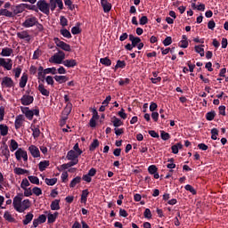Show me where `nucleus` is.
Listing matches in <instances>:
<instances>
[{
	"mask_svg": "<svg viewBox=\"0 0 228 228\" xmlns=\"http://www.w3.org/2000/svg\"><path fill=\"white\" fill-rule=\"evenodd\" d=\"M20 110L25 115L26 118L28 120H33V117H40V110L39 109H34L29 110V107H20Z\"/></svg>",
	"mask_w": 228,
	"mask_h": 228,
	"instance_id": "f257e3e1",
	"label": "nucleus"
},
{
	"mask_svg": "<svg viewBox=\"0 0 228 228\" xmlns=\"http://www.w3.org/2000/svg\"><path fill=\"white\" fill-rule=\"evenodd\" d=\"M65 60V53L61 50H59L57 53H54L50 59V63H55L56 65H61Z\"/></svg>",
	"mask_w": 228,
	"mask_h": 228,
	"instance_id": "f03ea898",
	"label": "nucleus"
},
{
	"mask_svg": "<svg viewBox=\"0 0 228 228\" xmlns=\"http://www.w3.org/2000/svg\"><path fill=\"white\" fill-rule=\"evenodd\" d=\"M37 6L38 10L42 12V13H45V15H49L51 9L49 7V4L45 0H39L37 3Z\"/></svg>",
	"mask_w": 228,
	"mask_h": 228,
	"instance_id": "7ed1b4c3",
	"label": "nucleus"
},
{
	"mask_svg": "<svg viewBox=\"0 0 228 228\" xmlns=\"http://www.w3.org/2000/svg\"><path fill=\"white\" fill-rule=\"evenodd\" d=\"M53 42L57 47L62 49V51H66L67 53H70L72 49L70 48V45L60 40L58 37L53 38Z\"/></svg>",
	"mask_w": 228,
	"mask_h": 228,
	"instance_id": "20e7f679",
	"label": "nucleus"
},
{
	"mask_svg": "<svg viewBox=\"0 0 228 228\" xmlns=\"http://www.w3.org/2000/svg\"><path fill=\"white\" fill-rule=\"evenodd\" d=\"M28 8V4H20L17 5H12L11 7V10L12 12V17H16V15H19V13H22L24 10Z\"/></svg>",
	"mask_w": 228,
	"mask_h": 228,
	"instance_id": "39448f33",
	"label": "nucleus"
},
{
	"mask_svg": "<svg viewBox=\"0 0 228 228\" xmlns=\"http://www.w3.org/2000/svg\"><path fill=\"white\" fill-rule=\"evenodd\" d=\"M22 197H23V194L22 193H20L18 194L17 196H15L13 198V200H12V205H13V208L16 211H18V213H20V207L22 205Z\"/></svg>",
	"mask_w": 228,
	"mask_h": 228,
	"instance_id": "423d86ee",
	"label": "nucleus"
},
{
	"mask_svg": "<svg viewBox=\"0 0 228 228\" xmlns=\"http://www.w3.org/2000/svg\"><path fill=\"white\" fill-rule=\"evenodd\" d=\"M37 20H38V18L35 16H28L25 21L22 23V26L23 28H33V26L37 24Z\"/></svg>",
	"mask_w": 228,
	"mask_h": 228,
	"instance_id": "0eeeda50",
	"label": "nucleus"
},
{
	"mask_svg": "<svg viewBox=\"0 0 228 228\" xmlns=\"http://www.w3.org/2000/svg\"><path fill=\"white\" fill-rule=\"evenodd\" d=\"M15 158L18 161H20L23 159V161H28V151L22 150V148H19L15 151Z\"/></svg>",
	"mask_w": 228,
	"mask_h": 228,
	"instance_id": "6e6552de",
	"label": "nucleus"
},
{
	"mask_svg": "<svg viewBox=\"0 0 228 228\" xmlns=\"http://www.w3.org/2000/svg\"><path fill=\"white\" fill-rule=\"evenodd\" d=\"M49 8L52 12L56 10V6H58L59 10H63V1L62 0H50Z\"/></svg>",
	"mask_w": 228,
	"mask_h": 228,
	"instance_id": "1a4fd4ad",
	"label": "nucleus"
},
{
	"mask_svg": "<svg viewBox=\"0 0 228 228\" xmlns=\"http://www.w3.org/2000/svg\"><path fill=\"white\" fill-rule=\"evenodd\" d=\"M66 158L69 161H71L73 163L76 162V165L79 163V159H77L79 158V154L76 153L74 150H70L69 151H68Z\"/></svg>",
	"mask_w": 228,
	"mask_h": 228,
	"instance_id": "9d476101",
	"label": "nucleus"
},
{
	"mask_svg": "<svg viewBox=\"0 0 228 228\" xmlns=\"http://www.w3.org/2000/svg\"><path fill=\"white\" fill-rule=\"evenodd\" d=\"M71 112H72V103L68 102L62 111V115H64V117L62 118L63 124H65L66 120L69 118V115H70Z\"/></svg>",
	"mask_w": 228,
	"mask_h": 228,
	"instance_id": "9b49d317",
	"label": "nucleus"
},
{
	"mask_svg": "<svg viewBox=\"0 0 228 228\" xmlns=\"http://www.w3.org/2000/svg\"><path fill=\"white\" fill-rule=\"evenodd\" d=\"M35 101V98L31 95L24 94L20 98V102L23 106H29V104H33V102Z\"/></svg>",
	"mask_w": 228,
	"mask_h": 228,
	"instance_id": "f8f14e48",
	"label": "nucleus"
},
{
	"mask_svg": "<svg viewBox=\"0 0 228 228\" xmlns=\"http://www.w3.org/2000/svg\"><path fill=\"white\" fill-rule=\"evenodd\" d=\"M2 86H5V88H13L15 86V83H13V79L10 77H4L2 80Z\"/></svg>",
	"mask_w": 228,
	"mask_h": 228,
	"instance_id": "ddd939ff",
	"label": "nucleus"
},
{
	"mask_svg": "<svg viewBox=\"0 0 228 228\" xmlns=\"http://www.w3.org/2000/svg\"><path fill=\"white\" fill-rule=\"evenodd\" d=\"M18 38L20 40H25V42H29L31 40V36L28 30H23L21 32H18L17 34Z\"/></svg>",
	"mask_w": 228,
	"mask_h": 228,
	"instance_id": "4468645a",
	"label": "nucleus"
},
{
	"mask_svg": "<svg viewBox=\"0 0 228 228\" xmlns=\"http://www.w3.org/2000/svg\"><path fill=\"white\" fill-rule=\"evenodd\" d=\"M28 151L34 158H40V150H38V147L35 145H30L28 147Z\"/></svg>",
	"mask_w": 228,
	"mask_h": 228,
	"instance_id": "2eb2a0df",
	"label": "nucleus"
},
{
	"mask_svg": "<svg viewBox=\"0 0 228 228\" xmlns=\"http://www.w3.org/2000/svg\"><path fill=\"white\" fill-rule=\"evenodd\" d=\"M31 207V201L29 200H24L21 201V207H20V213H24L26 209H29Z\"/></svg>",
	"mask_w": 228,
	"mask_h": 228,
	"instance_id": "dca6fc26",
	"label": "nucleus"
},
{
	"mask_svg": "<svg viewBox=\"0 0 228 228\" xmlns=\"http://www.w3.org/2000/svg\"><path fill=\"white\" fill-rule=\"evenodd\" d=\"M102 7L103 8L104 13H109L111 12V4L108 0H101Z\"/></svg>",
	"mask_w": 228,
	"mask_h": 228,
	"instance_id": "f3484780",
	"label": "nucleus"
},
{
	"mask_svg": "<svg viewBox=\"0 0 228 228\" xmlns=\"http://www.w3.org/2000/svg\"><path fill=\"white\" fill-rule=\"evenodd\" d=\"M23 122H24V116L23 115L17 116L14 122L15 129H20L22 127Z\"/></svg>",
	"mask_w": 228,
	"mask_h": 228,
	"instance_id": "a211bd4d",
	"label": "nucleus"
},
{
	"mask_svg": "<svg viewBox=\"0 0 228 228\" xmlns=\"http://www.w3.org/2000/svg\"><path fill=\"white\" fill-rule=\"evenodd\" d=\"M62 65H64V67H68V69H70L76 67L77 65V61H76L74 59L65 60L62 61Z\"/></svg>",
	"mask_w": 228,
	"mask_h": 228,
	"instance_id": "6ab92c4d",
	"label": "nucleus"
},
{
	"mask_svg": "<svg viewBox=\"0 0 228 228\" xmlns=\"http://www.w3.org/2000/svg\"><path fill=\"white\" fill-rule=\"evenodd\" d=\"M2 67L5 69V70H12V67H13V61H12V59H5Z\"/></svg>",
	"mask_w": 228,
	"mask_h": 228,
	"instance_id": "aec40b11",
	"label": "nucleus"
},
{
	"mask_svg": "<svg viewBox=\"0 0 228 228\" xmlns=\"http://www.w3.org/2000/svg\"><path fill=\"white\" fill-rule=\"evenodd\" d=\"M129 40L132 42V46L136 47L142 42V39L138 37H134L133 35H129Z\"/></svg>",
	"mask_w": 228,
	"mask_h": 228,
	"instance_id": "412c9836",
	"label": "nucleus"
},
{
	"mask_svg": "<svg viewBox=\"0 0 228 228\" xmlns=\"http://www.w3.org/2000/svg\"><path fill=\"white\" fill-rule=\"evenodd\" d=\"M37 90L40 92L42 95H45V97H49L51 94L49 90L45 89V86L43 84H40L38 86Z\"/></svg>",
	"mask_w": 228,
	"mask_h": 228,
	"instance_id": "4be33fe9",
	"label": "nucleus"
},
{
	"mask_svg": "<svg viewBox=\"0 0 228 228\" xmlns=\"http://www.w3.org/2000/svg\"><path fill=\"white\" fill-rule=\"evenodd\" d=\"M27 84H28V74L24 73L21 76L19 83L20 88H25Z\"/></svg>",
	"mask_w": 228,
	"mask_h": 228,
	"instance_id": "5701e85b",
	"label": "nucleus"
},
{
	"mask_svg": "<svg viewBox=\"0 0 228 228\" xmlns=\"http://www.w3.org/2000/svg\"><path fill=\"white\" fill-rule=\"evenodd\" d=\"M13 172L16 174V175H24V174H29V170L24 169L22 167H15Z\"/></svg>",
	"mask_w": 228,
	"mask_h": 228,
	"instance_id": "b1692460",
	"label": "nucleus"
},
{
	"mask_svg": "<svg viewBox=\"0 0 228 228\" xmlns=\"http://www.w3.org/2000/svg\"><path fill=\"white\" fill-rule=\"evenodd\" d=\"M58 212H54L53 214H48V224H54L56 222V218H58Z\"/></svg>",
	"mask_w": 228,
	"mask_h": 228,
	"instance_id": "393cba45",
	"label": "nucleus"
},
{
	"mask_svg": "<svg viewBox=\"0 0 228 228\" xmlns=\"http://www.w3.org/2000/svg\"><path fill=\"white\" fill-rule=\"evenodd\" d=\"M12 54H13V49L8 47L3 48L0 53L1 56H12Z\"/></svg>",
	"mask_w": 228,
	"mask_h": 228,
	"instance_id": "a878e982",
	"label": "nucleus"
},
{
	"mask_svg": "<svg viewBox=\"0 0 228 228\" xmlns=\"http://www.w3.org/2000/svg\"><path fill=\"white\" fill-rule=\"evenodd\" d=\"M50 208L52 211L60 210V200H54L53 201H52Z\"/></svg>",
	"mask_w": 228,
	"mask_h": 228,
	"instance_id": "bb28decb",
	"label": "nucleus"
},
{
	"mask_svg": "<svg viewBox=\"0 0 228 228\" xmlns=\"http://www.w3.org/2000/svg\"><path fill=\"white\" fill-rule=\"evenodd\" d=\"M9 17L10 19L13 18L12 11H8V9H0V16Z\"/></svg>",
	"mask_w": 228,
	"mask_h": 228,
	"instance_id": "cd10ccee",
	"label": "nucleus"
},
{
	"mask_svg": "<svg viewBox=\"0 0 228 228\" xmlns=\"http://www.w3.org/2000/svg\"><path fill=\"white\" fill-rule=\"evenodd\" d=\"M53 78L55 79V81H57V83H60V85H61L62 83H67V81H69V77L67 76L56 75Z\"/></svg>",
	"mask_w": 228,
	"mask_h": 228,
	"instance_id": "c85d7f7f",
	"label": "nucleus"
},
{
	"mask_svg": "<svg viewBox=\"0 0 228 228\" xmlns=\"http://www.w3.org/2000/svg\"><path fill=\"white\" fill-rule=\"evenodd\" d=\"M50 162L49 160H44L39 162L38 164V168L40 170V172H44V170H45V168H47V167H49Z\"/></svg>",
	"mask_w": 228,
	"mask_h": 228,
	"instance_id": "c756f323",
	"label": "nucleus"
},
{
	"mask_svg": "<svg viewBox=\"0 0 228 228\" xmlns=\"http://www.w3.org/2000/svg\"><path fill=\"white\" fill-rule=\"evenodd\" d=\"M112 124H113L114 127H120V126L124 125V122H122V120H120L118 118L114 116L112 118Z\"/></svg>",
	"mask_w": 228,
	"mask_h": 228,
	"instance_id": "7c9ffc66",
	"label": "nucleus"
},
{
	"mask_svg": "<svg viewBox=\"0 0 228 228\" xmlns=\"http://www.w3.org/2000/svg\"><path fill=\"white\" fill-rule=\"evenodd\" d=\"M33 213H28L23 220V225H28V224H30V222L33 220Z\"/></svg>",
	"mask_w": 228,
	"mask_h": 228,
	"instance_id": "2f4dec72",
	"label": "nucleus"
},
{
	"mask_svg": "<svg viewBox=\"0 0 228 228\" xmlns=\"http://www.w3.org/2000/svg\"><path fill=\"white\" fill-rule=\"evenodd\" d=\"M37 70H38L37 72L38 79H40L41 81H44V79H45V74L44 73L45 69H44V67L40 66Z\"/></svg>",
	"mask_w": 228,
	"mask_h": 228,
	"instance_id": "473e14b6",
	"label": "nucleus"
},
{
	"mask_svg": "<svg viewBox=\"0 0 228 228\" xmlns=\"http://www.w3.org/2000/svg\"><path fill=\"white\" fill-rule=\"evenodd\" d=\"M81 183V176L75 177L69 183V188H76L77 184H79Z\"/></svg>",
	"mask_w": 228,
	"mask_h": 228,
	"instance_id": "72a5a7b5",
	"label": "nucleus"
},
{
	"mask_svg": "<svg viewBox=\"0 0 228 228\" xmlns=\"http://www.w3.org/2000/svg\"><path fill=\"white\" fill-rule=\"evenodd\" d=\"M100 63H102V65H105V67H111V60L108 57L100 59Z\"/></svg>",
	"mask_w": 228,
	"mask_h": 228,
	"instance_id": "f704fd0d",
	"label": "nucleus"
},
{
	"mask_svg": "<svg viewBox=\"0 0 228 228\" xmlns=\"http://www.w3.org/2000/svg\"><path fill=\"white\" fill-rule=\"evenodd\" d=\"M90 192H88V189H86L82 191V194H81V202H83L84 204H86V200L88 199V194Z\"/></svg>",
	"mask_w": 228,
	"mask_h": 228,
	"instance_id": "c9c22d12",
	"label": "nucleus"
},
{
	"mask_svg": "<svg viewBox=\"0 0 228 228\" xmlns=\"http://www.w3.org/2000/svg\"><path fill=\"white\" fill-rule=\"evenodd\" d=\"M45 183L48 186H54V184H56V183H58V178H51V179L45 178Z\"/></svg>",
	"mask_w": 228,
	"mask_h": 228,
	"instance_id": "e433bc0d",
	"label": "nucleus"
},
{
	"mask_svg": "<svg viewBox=\"0 0 228 228\" xmlns=\"http://www.w3.org/2000/svg\"><path fill=\"white\" fill-rule=\"evenodd\" d=\"M60 33L65 38H72V34H70V31H69L67 28L61 29Z\"/></svg>",
	"mask_w": 228,
	"mask_h": 228,
	"instance_id": "4c0bfd02",
	"label": "nucleus"
},
{
	"mask_svg": "<svg viewBox=\"0 0 228 228\" xmlns=\"http://www.w3.org/2000/svg\"><path fill=\"white\" fill-rule=\"evenodd\" d=\"M17 149H19V142H17V141L13 140V139L11 140V145H10L11 152L17 151Z\"/></svg>",
	"mask_w": 228,
	"mask_h": 228,
	"instance_id": "58836bf2",
	"label": "nucleus"
},
{
	"mask_svg": "<svg viewBox=\"0 0 228 228\" xmlns=\"http://www.w3.org/2000/svg\"><path fill=\"white\" fill-rule=\"evenodd\" d=\"M0 133L2 136H6V134H8V126L1 124Z\"/></svg>",
	"mask_w": 228,
	"mask_h": 228,
	"instance_id": "ea45409f",
	"label": "nucleus"
},
{
	"mask_svg": "<svg viewBox=\"0 0 228 228\" xmlns=\"http://www.w3.org/2000/svg\"><path fill=\"white\" fill-rule=\"evenodd\" d=\"M28 179L32 184H40V179L37 176L29 175Z\"/></svg>",
	"mask_w": 228,
	"mask_h": 228,
	"instance_id": "a19ab883",
	"label": "nucleus"
},
{
	"mask_svg": "<svg viewBox=\"0 0 228 228\" xmlns=\"http://www.w3.org/2000/svg\"><path fill=\"white\" fill-rule=\"evenodd\" d=\"M215 117H216V112H215V110H211L206 114V118L208 121L215 120Z\"/></svg>",
	"mask_w": 228,
	"mask_h": 228,
	"instance_id": "79ce46f5",
	"label": "nucleus"
},
{
	"mask_svg": "<svg viewBox=\"0 0 228 228\" xmlns=\"http://www.w3.org/2000/svg\"><path fill=\"white\" fill-rule=\"evenodd\" d=\"M97 147H99V140L94 139L89 146V151H91V152H94V151H95Z\"/></svg>",
	"mask_w": 228,
	"mask_h": 228,
	"instance_id": "37998d69",
	"label": "nucleus"
},
{
	"mask_svg": "<svg viewBox=\"0 0 228 228\" xmlns=\"http://www.w3.org/2000/svg\"><path fill=\"white\" fill-rule=\"evenodd\" d=\"M204 45H196L194 47L195 51L200 54L201 57L204 56Z\"/></svg>",
	"mask_w": 228,
	"mask_h": 228,
	"instance_id": "c03bdc74",
	"label": "nucleus"
},
{
	"mask_svg": "<svg viewBox=\"0 0 228 228\" xmlns=\"http://www.w3.org/2000/svg\"><path fill=\"white\" fill-rule=\"evenodd\" d=\"M75 165H77V164H76V161H75V162H72V161L70 160V162H69V163L62 164V165L61 166V170H67V168H70V167H74Z\"/></svg>",
	"mask_w": 228,
	"mask_h": 228,
	"instance_id": "a18cd8bd",
	"label": "nucleus"
},
{
	"mask_svg": "<svg viewBox=\"0 0 228 228\" xmlns=\"http://www.w3.org/2000/svg\"><path fill=\"white\" fill-rule=\"evenodd\" d=\"M31 183H29V180H28V178H24L22 181H21V183H20V188L22 190H26V188H28V186H30Z\"/></svg>",
	"mask_w": 228,
	"mask_h": 228,
	"instance_id": "49530a36",
	"label": "nucleus"
},
{
	"mask_svg": "<svg viewBox=\"0 0 228 228\" xmlns=\"http://www.w3.org/2000/svg\"><path fill=\"white\" fill-rule=\"evenodd\" d=\"M2 154L6 159L10 158V150L8 149V145H5L4 148L2 150Z\"/></svg>",
	"mask_w": 228,
	"mask_h": 228,
	"instance_id": "de8ad7c7",
	"label": "nucleus"
},
{
	"mask_svg": "<svg viewBox=\"0 0 228 228\" xmlns=\"http://www.w3.org/2000/svg\"><path fill=\"white\" fill-rule=\"evenodd\" d=\"M4 220H7V222H13L15 220L8 211L4 212Z\"/></svg>",
	"mask_w": 228,
	"mask_h": 228,
	"instance_id": "09e8293b",
	"label": "nucleus"
},
{
	"mask_svg": "<svg viewBox=\"0 0 228 228\" xmlns=\"http://www.w3.org/2000/svg\"><path fill=\"white\" fill-rule=\"evenodd\" d=\"M160 138L164 140V142H167V140H170V134L161 131L160 132Z\"/></svg>",
	"mask_w": 228,
	"mask_h": 228,
	"instance_id": "8fccbe9b",
	"label": "nucleus"
},
{
	"mask_svg": "<svg viewBox=\"0 0 228 228\" xmlns=\"http://www.w3.org/2000/svg\"><path fill=\"white\" fill-rule=\"evenodd\" d=\"M31 131L34 138H38V136H40V129L38 127H33L31 128Z\"/></svg>",
	"mask_w": 228,
	"mask_h": 228,
	"instance_id": "3c124183",
	"label": "nucleus"
},
{
	"mask_svg": "<svg viewBox=\"0 0 228 228\" xmlns=\"http://www.w3.org/2000/svg\"><path fill=\"white\" fill-rule=\"evenodd\" d=\"M44 74L45 76L46 74H56V68L53 67V68H47V69H45L44 70Z\"/></svg>",
	"mask_w": 228,
	"mask_h": 228,
	"instance_id": "603ef678",
	"label": "nucleus"
},
{
	"mask_svg": "<svg viewBox=\"0 0 228 228\" xmlns=\"http://www.w3.org/2000/svg\"><path fill=\"white\" fill-rule=\"evenodd\" d=\"M60 24L63 28H65V26L69 25V20H67V18H65V16H61V18H60Z\"/></svg>",
	"mask_w": 228,
	"mask_h": 228,
	"instance_id": "864d4df0",
	"label": "nucleus"
},
{
	"mask_svg": "<svg viewBox=\"0 0 228 228\" xmlns=\"http://www.w3.org/2000/svg\"><path fill=\"white\" fill-rule=\"evenodd\" d=\"M144 218H147L148 220H151V218H152V212H151V209L150 208H146L144 210Z\"/></svg>",
	"mask_w": 228,
	"mask_h": 228,
	"instance_id": "5fc2aeb1",
	"label": "nucleus"
},
{
	"mask_svg": "<svg viewBox=\"0 0 228 228\" xmlns=\"http://www.w3.org/2000/svg\"><path fill=\"white\" fill-rule=\"evenodd\" d=\"M185 190L187 191H190L191 193H192V195H197V191H195V189L193 188V186L190 185V184H187L185 185Z\"/></svg>",
	"mask_w": 228,
	"mask_h": 228,
	"instance_id": "6e6d98bb",
	"label": "nucleus"
},
{
	"mask_svg": "<svg viewBox=\"0 0 228 228\" xmlns=\"http://www.w3.org/2000/svg\"><path fill=\"white\" fill-rule=\"evenodd\" d=\"M32 193H34V195H37V197H40V195H42V189H40L39 187H34L32 189Z\"/></svg>",
	"mask_w": 228,
	"mask_h": 228,
	"instance_id": "4d7b16f0",
	"label": "nucleus"
},
{
	"mask_svg": "<svg viewBox=\"0 0 228 228\" xmlns=\"http://www.w3.org/2000/svg\"><path fill=\"white\" fill-rule=\"evenodd\" d=\"M126 68V61H118L115 69H124Z\"/></svg>",
	"mask_w": 228,
	"mask_h": 228,
	"instance_id": "13d9d810",
	"label": "nucleus"
},
{
	"mask_svg": "<svg viewBox=\"0 0 228 228\" xmlns=\"http://www.w3.org/2000/svg\"><path fill=\"white\" fill-rule=\"evenodd\" d=\"M130 83H131V79L129 78L120 79L118 81L119 86H124L125 85H129Z\"/></svg>",
	"mask_w": 228,
	"mask_h": 228,
	"instance_id": "bf43d9fd",
	"label": "nucleus"
},
{
	"mask_svg": "<svg viewBox=\"0 0 228 228\" xmlns=\"http://www.w3.org/2000/svg\"><path fill=\"white\" fill-rule=\"evenodd\" d=\"M24 190V197H31L33 195V190L31 188H25Z\"/></svg>",
	"mask_w": 228,
	"mask_h": 228,
	"instance_id": "052dcab7",
	"label": "nucleus"
},
{
	"mask_svg": "<svg viewBox=\"0 0 228 228\" xmlns=\"http://www.w3.org/2000/svg\"><path fill=\"white\" fill-rule=\"evenodd\" d=\"M148 172L149 174H151V175L156 174V172H158V167L154 165H151L148 167Z\"/></svg>",
	"mask_w": 228,
	"mask_h": 228,
	"instance_id": "680f3d73",
	"label": "nucleus"
},
{
	"mask_svg": "<svg viewBox=\"0 0 228 228\" xmlns=\"http://www.w3.org/2000/svg\"><path fill=\"white\" fill-rule=\"evenodd\" d=\"M172 44V37H167L164 41L163 45L167 47Z\"/></svg>",
	"mask_w": 228,
	"mask_h": 228,
	"instance_id": "e2e57ef3",
	"label": "nucleus"
},
{
	"mask_svg": "<svg viewBox=\"0 0 228 228\" xmlns=\"http://www.w3.org/2000/svg\"><path fill=\"white\" fill-rule=\"evenodd\" d=\"M34 26H36L37 31H39V32L44 31V25H42V23L38 22V20H37V23Z\"/></svg>",
	"mask_w": 228,
	"mask_h": 228,
	"instance_id": "0e129e2a",
	"label": "nucleus"
},
{
	"mask_svg": "<svg viewBox=\"0 0 228 228\" xmlns=\"http://www.w3.org/2000/svg\"><path fill=\"white\" fill-rule=\"evenodd\" d=\"M211 138H212V140H216L217 139V134H218V129H216V128H213L212 130H211Z\"/></svg>",
	"mask_w": 228,
	"mask_h": 228,
	"instance_id": "69168bd1",
	"label": "nucleus"
},
{
	"mask_svg": "<svg viewBox=\"0 0 228 228\" xmlns=\"http://www.w3.org/2000/svg\"><path fill=\"white\" fill-rule=\"evenodd\" d=\"M179 47H182V49H186L188 47V40H181L179 42Z\"/></svg>",
	"mask_w": 228,
	"mask_h": 228,
	"instance_id": "338daca9",
	"label": "nucleus"
},
{
	"mask_svg": "<svg viewBox=\"0 0 228 228\" xmlns=\"http://www.w3.org/2000/svg\"><path fill=\"white\" fill-rule=\"evenodd\" d=\"M71 33L72 35H79V33H81V28H79V27H73L71 28Z\"/></svg>",
	"mask_w": 228,
	"mask_h": 228,
	"instance_id": "774afa93",
	"label": "nucleus"
}]
</instances>
